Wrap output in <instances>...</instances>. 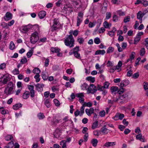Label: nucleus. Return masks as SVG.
I'll return each instance as SVG.
<instances>
[{
    "label": "nucleus",
    "mask_w": 148,
    "mask_h": 148,
    "mask_svg": "<svg viewBox=\"0 0 148 148\" xmlns=\"http://www.w3.org/2000/svg\"><path fill=\"white\" fill-rule=\"evenodd\" d=\"M92 84H90V86L89 87H88V88L87 89V92L88 94L92 93Z\"/></svg>",
    "instance_id": "47"
},
{
    "label": "nucleus",
    "mask_w": 148,
    "mask_h": 148,
    "mask_svg": "<svg viewBox=\"0 0 148 148\" xmlns=\"http://www.w3.org/2000/svg\"><path fill=\"white\" fill-rule=\"evenodd\" d=\"M83 14L82 12L78 13L77 18V26H79L83 20Z\"/></svg>",
    "instance_id": "8"
},
{
    "label": "nucleus",
    "mask_w": 148,
    "mask_h": 148,
    "mask_svg": "<svg viewBox=\"0 0 148 148\" xmlns=\"http://www.w3.org/2000/svg\"><path fill=\"white\" fill-rule=\"evenodd\" d=\"M92 105V103L90 102H84L81 107L79 111L78 109L77 110L74 112V115L75 117H77L79 115L82 116L84 113V109L85 107H90Z\"/></svg>",
    "instance_id": "1"
},
{
    "label": "nucleus",
    "mask_w": 148,
    "mask_h": 148,
    "mask_svg": "<svg viewBox=\"0 0 148 148\" xmlns=\"http://www.w3.org/2000/svg\"><path fill=\"white\" fill-rule=\"evenodd\" d=\"M57 116H54L53 119L51 121L52 124H55L58 123L59 122L60 119H57Z\"/></svg>",
    "instance_id": "20"
},
{
    "label": "nucleus",
    "mask_w": 148,
    "mask_h": 148,
    "mask_svg": "<svg viewBox=\"0 0 148 148\" xmlns=\"http://www.w3.org/2000/svg\"><path fill=\"white\" fill-rule=\"evenodd\" d=\"M53 24L52 25V29L56 30L58 28L57 27L59 25V23L57 19H55L53 21Z\"/></svg>",
    "instance_id": "14"
},
{
    "label": "nucleus",
    "mask_w": 148,
    "mask_h": 148,
    "mask_svg": "<svg viewBox=\"0 0 148 148\" xmlns=\"http://www.w3.org/2000/svg\"><path fill=\"white\" fill-rule=\"evenodd\" d=\"M22 106V105L21 103H18L14 105L13 108L14 110H17Z\"/></svg>",
    "instance_id": "34"
},
{
    "label": "nucleus",
    "mask_w": 148,
    "mask_h": 148,
    "mask_svg": "<svg viewBox=\"0 0 148 148\" xmlns=\"http://www.w3.org/2000/svg\"><path fill=\"white\" fill-rule=\"evenodd\" d=\"M116 13L119 16H122L125 15V12H123L121 10H119L116 11Z\"/></svg>",
    "instance_id": "41"
},
{
    "label": "nucleus",
    "mask_w": 148,
    "mask_h": 148,
    "mask_svg": "<svg viewBox=\"0 0 148 148\" xmlns=\"http://www.w3.org/2000/svg\"><path fill=\"white\" fill-rule=\"evenodd\" d=\"M104 27L106 28H110L111 26V24H109L106 21H105L103 23Z\"/></svg>",
    "instance_id": "39"
},
{
    "label": "nucleus",
    "mask_w": 148,
    "mask_h": 148,
    "mask_svg": "<svg viewBox=\"0 0 148 148\" xmlns=\"http://www.w3.org/2000/svg\"><path fill=\"white\" fill-rule=\"evenodd\" d=\"M32 29L35 31V32H38L39 30V27L38 25H35L33 26H32Z\"/></svg>",
    "instance_id": "32"
},
{
    "label": "nucleus",
    "mask_w": 148,
    "mask_h": 148,
    "mask_svg": "<svg viewBox=\"0 0 148 148\" xmlns=\"http://www.w3.org/2000/svg\"><path fill=\"white\" fill-rule=\"evenodd\" d=\"M51 52L52 53H57L58 52H60V49L57 47H51L50 49Z\"/></svg>",
    "instance_id": "25"
},
{
    "label": "nucleus",
    "mask_w": 148,
    "mask_h": 148,
    "mask_svg": "<svg viewBox=\"0 0 148 148\" xmlns=\"http://www.w3.org/2000/svg\"><path fill=\"white\" fill-rule=\"evenodd\" d=\"M12 14L9 12H7L4 16V19L5 21H8L12 19Z\"/></svg>",
    "instance_id": "11"
},
{
    "label": "nucleus",
    "mask_w": 148,
    "mask_h": 148,
    "mask_svg": "<svg viewBox=\"0 0 148 148\" xmlns=\"http://www.w3.org/2000/svg\"><path fill=\"white\" fill-rule=\"evenodd\" d=\"M145 13L142 12L141 11H139L137 14V18L138 19L140 20V23H142V18L143 16L145 15Z\"/></svg>",
    "instance_id": "15"
},
{
    "label": "nucleus",
    "mask_w": 148,
    "mask_h": 148,
    "mask_svg": "<svg viewBox=\"0 0 148 148\" xmlns=\"http://www.w3.org/2000/svg\"><path fill=\"white\" fill-rule=\"evenodd\" d=\"M114 50V49L112 47H109L107 51V53H110L112 52Z\"/></svg>",
    "instance_id": "48"
},
{
    "label": "nucleus",
    "mask_w": 148,
    "mask_h": 148,
    "mask_svg": "<svg viewBox=\"0 0 148 148\" xmlns=\"http://www.w3.org/2000/svg\"><path fill=\"white\" fill-rule=\"evenodd\" d=\"M88 88V85L86 83H84L81 86V88L82 90H86Z\"/></svg>",
    "instance_id": "33"
},
{
    "label": "nucleus",
    "mask_w": 148,
    "mask_h": 148,
    "mask_svg": "<svg viewBox=\"0 0 148 148\" xmlns=\"http://www.w3.org/2000/svg\"><path fill=\"white\" fill-rule=\"evenodd\" d=\"M66 141L65 140H62L60 142V145L62 146V148H66Z\"/></svg>",
    "instance_id": "29"
},
{
    "label": "nucleus",
    "mask_w": 148,
    "mask_h": 148,
    "mask_svg": "<svg viewBox=\"0 0 148 148\" xmlns=\"http://www.w3.org/2000/svg\"><path fill=\"white\" fill-rule=\"evenodd\" d=\"M76 97L79 98V101L81 103H83L84 101V99L83 98L84 95L82 93H77L75 95Z\"/></svg>",
    "instance_id": "12"
},
{
    "label": "nucleus",
    "mask_w": 148,
    "mask_h": 148,
    "mask_svg": "<svg viewBox=\"0 0 148 148\" xmlns=\"http://www.w3.org/2000/svg\"><path fill=\"white\" fill-rule=\"evenodd\" d=\"M39 39L38 32H34L31 34L30 38V42L31 43L34 44L38 41Z\"/></svg>",
    "instance_id": "5"
},
{
    "label": "nucleus",
    "mask_w": 148,
    "mask_h": 148,
    "mask_svg": "<svg viewBox=\"0 0 148 148\" xmlns=\"http://www.w3.org/2000/svg\"><path fill=\"white\" fill-rule=\"evenodd\" d=\"M92 108L90 109H86L85 110V112L89 116L91 115V114L92 113Z\"/></svg>",
    "instance_id": "36"
},
{
    "label": "nucleus",
    "mask_w": 148,
    "mask_h": 148,
    "mask_svg": "<svg viewBox=\"0 0 148 148\" xmlns=\"http://www.w3.org/2000/svg\"><path fill=\"white\" fill-rule=\"evenodd\" d=\"M6 66V64L5 63H3L1 64L0 65V69L3 70L5 68Z\"/></svg>",
    "instance_id": "63"
},
{
    "label": "nucleus",
    "mask_w": 148,
    "mask_h": 148,
    "mask_svg": "<svg viewBox=\"0 0 148 148\" xmlns=\"http://www.w3.org/2000/svg\"><path fill=\"white\" fill-rule=\"evenodd\" d=\"M141 37H138L136 36V37L135 38L134 40V44H136L138 43V42L140 40Z\"/></svg>",
    "instance_id": "44"
},
{
    "label": "nucleus",
    "mask_w": 148,
    "mask_h": 148,
    "mask_svg": "<svg viewBox=\"0 0 148 148\" xmlns=\"http://www.w3.org/2000/svg\"><path fill=\"white\" fill-rule=\"evenodd\" d=\"M110 84V83L109 82H106L104 83L103 86L105 88L107 89L108 88Z\"/></svg>",
    "instance_id": "50"
},
{
    "label": "nucleus",
    "mask_w": 148,
    "mask_h": 148,
    "mask_svg": "<svg viewBox=\"0 0 148 148\" xmlns=\"http://www.w3.org/2000/svg\"><path fill=\"white\" fill-rule=\"evenodd\" d=\"M130 83V81L129 80L125 79L122 81L121 83L118 84L119 86L121 88L120 91H119V94H121V93L124 92V90L123 87L128 85Z\"/></svg>",
    "instance_id": "4"
},
{
    "label": "nucleus",
    "mask_w": 148,
    "mask_h": 148,
    "mask_svg": "<svg viewBox=\"0 0 148 148\" xmlns=\"http://www.w3.org/2000/svg\"><path fill=\"white\" fill-rule=\"evenodd\" d=\"M0 111L1 113L3 115L7 114L9 113L8 110L4 109L3 107H2L0 108Z\"/></svg>",
    "instance_id": "19"
},
{
    "label": "nucleus",
    "mask_w": 148,
    "mask_h": 148,
    "mask_svg": "<svg viewBox=\"0 0 148 148\" xmlns=\"http://www.w3.org/2000/svg\"><path fill=\"white\" fill-rule=\"evenodd\" d=\"M97 89L99 90L102 91L105 89V88L103 87V86H101L100 85H98Z\"/></svg>",
    "instance_id": "62"
},
{
    "label": "nucleus",
    "mask_w": 148,
    "mask_h": 148,
    "mask_svg": "<svg viewBox=\"0 0 148 148\" xmlns=\"http://www.w3.org/2000/svg\"><path fill=\"white\" fill-rule=\"evenodd\" d=\"M106 53V51L104 50H97L95 52V55L101 54L104 55Z\"/></svg>",
    "instance_id": "22"
},
{
    "label": "nucleus",
    "mask_w": 148,
    "mask_h": 148,
    "mask_svg": "<svg viewBox=\"0 0 148 148\" xmlns=\"http://www.w3.org/2000/svg\"><path fill=\"white\" fill-rule=\"evenodd\" d=\"M40 76L39 74H36L34 77V78L36 79V82H39L40 80V79L39 78Z\"/></svg>",
    "instance_id": "46"
},
{
    "label": "nucleus",
    "mask_w": 148,
    "mask_h": 148,
    "mask_svg": "<svg viewBox=\"0 0 148 148\" xmlns=\"http://www.w3.org/2000/svg\"><path fill=\"white\" fill-rule=\"evenodd\" d=\"M124 117V115L123 114L117 113L113 119L115 121H117L119 120H121L123 119Z\"/></svg>",
    "instance_id": "10"
},
{
    "label": "nucleus",
    "mask_w": 148,
    "mask_h": 148,
    "mask_svg": "<svg viewBox=\"0 0 148 148\" xmlns=\"http://www.w3.org/2000/svg\"><path fill=\"white\" fill-rule=\"evenodd\" d=\"M135 55V53L134 52H132L130 56V58L132 61V60L134 59V58Z\"/></svg>",
    "instance_id": "57"
},
{
    "label": "nucleus",
    "mask_w": 148,
    "mask_h": 148,
    "mask_svg": "<svg viewBox=\"0 0 148 148\" xmlns=\"http://www.w3.org/2000/svg\"><path fill=\"white\" fill-rule=\"evenodd\" d=\"M139 76V74L138 72L134 73L132 76V78L134 79H136L138 78Z\"/></svg>",
    "instance_id": "54"
},
{
    "label": "nucleus",
    "mask_w": 148,
    "mask_h": 148,
    "mask_svg": "<svg viewBox=\"0 0 148 148\" xmlns=\"http://www.w3.org/2000/svg\"><path fill=\"white\" fill-rule=\"evenodd\" d=\"M118 20V17L116 14H114L113 16V21L115 22H116Z\"/></svg>",
    "instance_id": "59"
},
{
    "label": "nucleus",
    "mask_w": 148,
    "mask_h": 148,
    "mask_svg": "<svg viewBox=\"0 0 148 148\" xmlns=\"http://www.w3.org/2000/svg\"><path fill=\"white\" fill-rule=\"evenodd\" d=\"M106 126L104 125L101 129V132L104 134H107L108 133V130L106 128Z\"/></svg>",
    "instance_id": "30"
},
{
    "label": "nucleus",
    "mask_w": 148,
    "mask_h": 148,
    "mask_svg": "<svg viewBox=\"0 0 148 148\" xmlns=\"http://www.w3.org/2000/svg\"><path fill=\"white\" fill-rule=\"evenodd\" d=\"M119 103H124L127 102V100L123 98L122 97H121V96L119 97Z\"/></svg>",
    "instance_id": "27"
},
{
    "label": "nucleus",
    "mask_w": 148,
    "mask_h": 148,
    "mask_svg": "<svg viewBox=\"0 0 148 148\" xmlns=\"http://www.w3.org/2000/svg\"><path fill=\"white\" fill-rule=\"evenodd\" d=\"M119 88L118 87L116 86H112L110 88V90L112 93H115L116 92L118 91H118ZM120 90H119V91Z\"/></svg>",
    "instance_id": "18"
},
{
    "label": "nucleus",
    "mask_w": 148,
    "mask_h": 148,
    "mask_svg": "<svg viewBox=\"0 0 148 148\" xmlns=\"http://www.w3.org/2000/svg\"><path fill=\"white\" fill-rule=\"evenodd\" d=\"M32 25L29 24L26 26H22L20 29V30L23 34L27 33L32 27Z\"/></svg>",
    "instance_id": "7"
},
{
    "label": "nucleus",
    "mask_w": 148,
    "mask_h": 148,
    "mask_svg": "<svg viewBox=\"0 0 148 148\" xmlns=\"http://www.w3.org/2000/svg\"><path fill=\"white\" fill-rule=\"evenodd\" d=\"M95 43L96 44H99L101 42L100 40L98 37H96L94 40Z\"/></svg>",
    "instance_id": "53"
},
{
    "label": "nucleus",
    "mask_w": 148,
    "mask_h": 148,
    "mask_svg": "<svg viewBox=\"0 0 148 148\" xmlns=\"http://www.w3.org/2000/svg\"><path fill=\"white\" fill-rule=\"evenodd\" d=\"M63 1L60 0H58V1L55 3L56 6L58 7H60L61 5L62 4V3Z\"/></svg>",
    "instance_id": "58"
},
{
    "label": "nucleus",
    "mask_w": 148,
    "mask_h": 148,
    "mask_svg": "<svg viewBox=\"0 0 148 148\" xmlns=\"http://www.w3.org/2000/svg\"><path fill=\"white\" fill-rule=\"evenodd\" d=\"M120 1L121 0H111V2L114 4H119Z\"/></svg>",
    "instance_id": "61"
},
{
    "label": "nucleus",
    "mask_w": 148,
    "mask_h": 148,
    "mask_svg": "<svg viewBox=\"0 0 148 148\" xmlns=\"http://www.w3.org/2000/svg\"><path fill=\"white\" fill-rule=\"evenodd\" d=\"M106 114V112L105 110H102L99 112V115L101 117L104 116Z\"/></svg>",
    "instance_id": "49"
},
{
    "label": "nucleus",
    "mask_w": 148,
    "mask_h": 148,
    "mask_svg": "<svg viewBox=\"0 0 148 148\" xmlns=\"http://www.w3.org/2000/svg\"><path fill=\"white\" fill-rule=\"evenodd\" d=\"M144 86V88L145 90H147L148 89V83L144 82L143 84Z\"/></svg>",
    "instance_id": "60"
},
{
    "label": "nucleus",
    "mask_w": 148,
    "mask_h": 148,
    "mask_svg": "<svg viewBox=\"0 0 148 148\" xmlns=\"http://www.w3.org/2000/svg\"><path fill=\"white\" fill-rule=\"evenodd\" d=\"M63 125L64 126H67L73 123L72 121L69 118L68 116H65L63 119Z\"/></svg>",
    "instance_id": "9"
},
{
    "label": "nucleus",
    "mask_w": 148,
    "mask_h": 148,
    "mask_svg": "<svg viewBox=\"0 0 148 148\" xmlns=\"http://www.w3.org/2000/svg\"><path fill=\"white\" fill-rule=\"evenodd\" d=\"M10 79V78L9 75L8 74H5L3 75L1 78L0 82L3 84L5 85L7 84Z\"/></svg>",
    "instance_id": "6"
},
{
    "label": "nucleus",
    "mask_w": 148,
    "mask_h": 148,
    "mask_svg": "<svg viewBox=\"0 0 148 148\" xmlns=\"http://www.w3.org/2000/svg\"><path fill=\"white\" fill-rule=\"evenodd\" d=\"M74 40L73 36L71 34L66 38L64 40L65 45L70 48L73 47Z\"/></svg>",
    "instance_id": "3"
},
{
    "label": "nucleus",
    "mask_w": 148,
    "mask_h": 148,
    "mask_svg": "<svg viewBox=\"0 0 148 148\" xmlns=\"http://www.w3.org/2000/svg\"><path fill=\"white\" fill-rule=\"evenodd\" d=\"M15 87V84L12 82H10L7 84L4 90L5 94L9 95L13 93V90Z\"/></svg>",
    "instance_id": "2"
},
{
    "label": "nucleus",
    "mask_w": 148,
    "mask_h": 148,
    "mask_svg": "<svg viewBox=\"0 0 148 148\" xmlns=\"http://www.w3.org/2000/svg\"><path fill=\"white\" fill-rule=\"evenodd\" d=\"M46 14V13L45 11H41L39 12L38 15L40 19H42L44 18Z\"/></svg>",
    "instance_id": "16"
},
{
    "label": "nucleus",
    "mask_w": 148,
    "mask_h": 148,
    "mask_svg": "<svg viewBox=\"0 0 148 148\" xmlns=\"http://www.w3.org/2000/svg\"><path fill=\"white\" fill-rule=\"evenodd\" d=\"M115 145V142H108L106 143L104 146L106 147H109L110 146H113Z\"/></svg>",
    "instance_id": "23"
},
{
    "label": "nucleus",
    "mask_w": 148,
    "mask_h": 148,
    "mask_svg": "<svg viewBox=\"0 0 148 148\" xmlns=\"http://www.w3.org/2000/svg\"><path fill=\"white\" fill-rule=\"evenodd\" d=\"M38 117L39 119H42L45 118V116L43 114L40 113L38 114Z\"/></svg>",
    "instance_id": "51"
},
{
    "label": "nucleus",
    "mask_w": 148,
    "mask_h": 148,
    "mask_svg": "<svg viewBox=\"0 0 148 148\" xmlns=\"http://www.w3.org/2000/svg\"><path fill=\"white\" fill-rule=\"evenodd\" d=\"M44 104L47 108H49L51 106V101L48 99L45 100Z\"/></svg>",
    "instance_id": "26"
},
{
    "label": "nucleus",
    "mask_w": 148,
    "mask_h": 148,
    "mask_svg": "<svg viewBox=\"0 0 148 148\" xmlns=\"http://www.w3.org/2000/svg\"><path fill=\"white\" fill-rule=\"evenodd\" d=\"M2 27L4 28L7 29L8 28V24L5 22H2L1 25Z\"/></svg>",
    "instance_id": "42"
},
{
    "label": "nucleus",
    "mask_w": 148,
    "mask_h": 148,
    "mask_svg": "<svg viewBox=\"0 0 148 148\" xmlns=\"http://www.w3.org/2000/svg\"><path fill=\"white\" fill-rule=\"evenodd\" d=\"M15 46L14 42L12 41L10 42V44L9 46V48L11 50H13L15 49Z\"/></svg>",
    "instance_id": "35"
},
{
    "label": "nucleus",
    "mask_w": 148,
    "mask_h": 148,
    "mask_svg": "<svg viewBox=\"0 0 148 148\" xmlns=\"http://www.w3.org/2000/svg\"><path fill=\"white\" fill-rule=\"evenodd\" d=\"M32 72L34 74H39L40 72V71L39 68H35L33 70Z\"/></svg>",
    "instance_id": "37"
},
{
    "label": "nucleus",
    "mask_w": 148,
    "mask_h": 148,
    "mask_svg": "<svg viewBox=\"0 0 148 148\" xmlns=\"http://www.w3.org/2000/svg\"><path fill=\"white\" fill-rule=\"evenodd\" d=\"M130 17L129 16H127L125 17L123 21L125 23H126L130 21Z\"/></svg>",
    "instance_id": "55"
},
{
    "label": "nucleus",
    "mask_w": 148,
    "mask_h": 148,
    "mask_svg": "<svg viewBox=\"0 0 148 148\" xmlns=\"http://www.w3.org/2000/svg\"><path fill=\"white\" fill-rule=\"evenodd\" d=\"M30 96V92L29 91H25L23 95V98L24 99H27Z\"/></svg>",
    "instance_id": "21"
},
{
    "label": "nucleus",
    "mask_w": 148,
    "mask_h": 148,
    "mask_svg": "<svg viewBox=\"0 0 148 148\" xmlns=\"http://www.w3.org/2000/svg\"><path fill=\"white\" fill-rule=\"evenodd\" d=\"M99 121H96L93 123V129H96L98 127Z\"/></svg>",
    "instance_id": "43"
},
{
    "label": "nucleus",
    "mask_w": 148,
    "mask_h": 148,
    "mask_svg": "<svg viewBox=\"0 0 148 148\" xmlns=\"http://www.w3.org/2000/svg\"><path fill=\"white\" fill-rule=\"evenodd\" d=\"M13 139V136H12L10 135H7L5 137V140L7 141L11 140Z\"/></svg>",
    "instance_id": "38"
},
{
    "label": "nucleus",
    "mask_w": 148,
    "mask_h": 148,
    "mask_svg": "<svg viewBox=\"0 0 148 148\" xmlns=\"http://www.w3.org/2000/svg\"><path fill=\"white\" fill-rule=\"evenodd\" d=\"M42 79L44 80H47L48 77V74L47 73L45 72H42Z\"/></svg>",
    "instance_id": "28"
},
{
    "label": "nucleus",
    "mask_w": 148,
    "mask_h": 148,
    "mask_svg": "<svg viewBox=\"0 0 148 148\" xmlns=\"http://www.w3.org/2000/svg\"><path fill=\"white\" fill-rule=\"evenodd\" d=\"M116 30V29L115 27H113L112 30L111 31H110L108 32V33L109 35L111 37L113 36L114 35V33Z\"/></svg>",
    "instance_id": "31"
},
{
    "label": "nucleus",
    "mask_w": 148,
    "mask_h": 148,
    "mask_svg": "<svg viewBox=\"0 0 148 148\" xmlns=\"http://www.w3.org/2000/svg\"><path fill=\"white\" fill-rule=\"evenodd\" d=\"M27 62V58L25 57H24L20 61V62L22 64H24Z\"/></svg>",
    "instance_id": "64"
},
{
    "label": "nucleus",
    "mask_w": 148,
    "mask_h": 148,
    "mask_svg": "<svg viewBox=\"0 0 148 148\" xmlns=\"http://www.w3.org/2000/svg\"><path fill=\"white\" fill-rule=\"evenodd\" d=\"M7 146L9 148H12L14 146V143L13 142L11 141L9 142Z\"/></svg>",
    "instance_id": "52"
},
{
    "label": "nucleus",
    "mask_w": 148,
    "mask_h": 148,
    "mask_svg": "<svg viewBox=\"0 0 148 148\" xmlns=\"http://www.w3.org/2000/svg\"><path fill=\"white\" fill-rule=\"evenodd\" d=\"M136 138L137 140H139L143 142H145L146 141L145 137L142 136V134L140 133L137 134L136 136Z\"/></svg>",
    "instance_id": "13"
},
{
    "label": "nucleus",
    "mask_w": 148,
    "mask_h": 148,
    "mask_svg": "<svg viewBox=\"0 0 148 148\" xmlns=\"http://www.w3.org/2000/svg\"><path fill=\"white\" fill-rule=\"evenodd\" d=\"M37 89L38 91H40L43 90V88L44 86V85L43 84H37L36 85Z\"/></svg>",
    "instance_id": "17"
},
{
    "label": "nucleus",
    "mask_w": 148,
    "mask_h": 148,
    "mask_svg": "<svg viewBox=\"0 0 148 148\" xmlns=\"http://www.w3.org/2000/svg\"><path fill=\"white\" fill-rule=\"evenodd\" d=\"M145 51L144 48H142L140 51V54L141 56H143L145 53Z\"/></svg>",
    "instance_id": "45"
},
{
    "label": "nucleus",
    "mask_w": 148,
    "mask_h": 148,
    "mask_svg": "<svg viewBox=\"0 0 148 148\" xmlns=\"http://www.w3.org/2000/svg\"><path fill=\"white\" fill-rule=\"evenodd\" d=\"M73 53L76 58L78 59L81 58L80 54L77 51H73Z\"/></svg>",
    "instance_id": "24"
},
{
    "label": "nucleus",
    "mask_w": 148,
    "mask_h": 148,
    "mask_svg": "<svg viewBox=\"0 0 148 148\" xmlns=\"http://www.w3.org/2000/svg\"><path fill=\"white\" fill-rule=\"evenodd\" d=\"M53 102L56 106H59L60 105V102L56 99L53 100Z\"/></svg>",
    "instance_id": "56"
},
{
    "label": "nucleus",
    "mask_w": 148,
    "mask_h": 148,
    "mask_svg": "<svg viewBox=\"0 0 148 148\" xmlns=\"http://www.w3.org/2000/svg\"><path fill=\"white\" fill-rule=\"evenodd\" d=\"M33 53V51L32 50H31L29 51L28 52H27L26 54V56L28 58H30L32 56Z\"/></svg>",
    "instance_id": "40"
}]
</instances>
